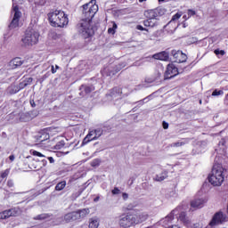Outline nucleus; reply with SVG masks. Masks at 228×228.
Masks as SVG:
<instances>
[{
	"label": "nucleus",
	"instance_id": "1",
	"mask_svg": "<svg viewBox=\"0 0 228 228\" xmlns=\"http://www.w3.org/2000/svg\"><path fill=\"white\" fill-rule=\"evenodd\" d=\"M96 3V0H91L82 6L83 19L77 25V31L82 35L83 38H90L94 35L92 20L95 17V13L99 12V5Z\"/></svg>",
	"mask_w": 228,
	"mask_h": 228
},
{
	"label": "nucleus",
	"instance_id": "2",
	"mask_svg": "<svg viewBox=\"0 0 228 228\" xmlns=\"http://www.w3.org/2000/svg\"><path fill=\"white\" fill-rule=\"evenodd\" d=\"M224 181H225V168L222 164H215L208 176V182L212 186H222Z\"/></svg>",
	"mask_w": 228,
	"mask_h": 228
},
{
	"label": "nucleus",
	"instance_id": "3",
	"mask_svg": "<svg viewBox=\"0 0 228 228\" xmlns=\"http://www.w3.org/2000/svg\"><path fill=\"white\" fill-rule=\"evenodd\" d=\"M48 19L53 28H65L69 24V18L63 11L55 10L48 13Z\"/></svg>",
	"mask_w": 228,
	"mask_h": 228
},
{
	"label": "nucleus",
	"instance_id": "4",
	"mask_svg": "<svg viewBox=\"0 0 228 228\" xmlns=\"http://www.w3.org/2000/svg\"><path fill=\"white\" fill-rule=\"evenodd\" d=\"M38 38H40V34L35 29H28L25 33V37L21 39V42L25 47L28 45H35L38 44Z\"/></svg>",
	"mask_w": 228,
	"mask_h": 228
},
{
	"label": "nucleus",
	"instance_id": "5",
	"mask_svg": "<svg viewBox=\"0 0 228 228\" xmlns=\"http://www.w3.org/2000/svg\"><path fill=\"white\" fill-rule=\"evenodd\" d=\"M12 19L9 25V28L15 29L16 28H19V22L20 21V19H22V12L19 9V5H12Z\"/></svg>",
	"mask_w": 228,
	"mask_h": 228
},
{
	"label": "nucleus",
	"instance_id": "6",
	"mask_svg": "<svg viewBox=\"0 0 228 228\" xmlns=\"http://www.w3.org/2000/svg\"><path fill=\"white\" fill-rule=\"evenodd\" d=\"M118 224L120 225V227L123 228H128L133 227V225H136V223L134 221V214H122L119 216Z\"/></svg>",
	"mask_w": 228,
	"mask_h": 228
},
{
	"label": "nucleus",
	"instance_id": "7",
	"mask_svg": "<svg viewBox=\"0 0 228 228\" xmlns=\"http://www.w3.org/2000/svg\"><path fill=\"white\" fill-rule=\"evenodd\" d=\"M104 130L101 128H97L94 130H89L87 135L84 138L82 142V145H86V143H90V142H94L95 140H99L101 136H102Z\"/></svg>",
	"mask_w": 228,
	"mask_h": 228
},
{
	"label": "nucleus",
	"instance_id": "8",
	"mask_svg": "<svg viewBox=\"0 0 228 228\" xmlns=\"http://www.w3.org/2000/svg\"><path fill=\"white\" fill-rule=\"evenodd\" d=\"M179 209H181L180 207L172 210L170 214H168L166 217L162 218L159 221L160 225H162V227H166V228L172 227L174 218H175L176 215H179Z\"/></svg>",
	"mask_w": 228,
	"mask_h": 228
},
{
	"label": "nucleus",
	"instance_id": "9",
	"mask_svg": "<svg viewBox=\"0 0 228 228\" xmlns=\"http://www.w3.org/2000/svg\"><path fill=\"white\" fill-rule=\"evenodd\" d=\"M148 13L149 19L143 21L145 28H154L158 26V13H156V11H150Z\"/></svg>",
	"mask_w": 228,
	"mask_h": 228
},
{
	"label": "nucleus",
	"instance_id": "10",
	"mask_svg": "<svg viewBox=\"0 0 228 228\" xmlns=\"http://www.w3.org/2000/svg\"><path fill=\"white\" fill-rule=\"evenodd\" d=\"M179 74V70L177 69V67L174 64H168L167 70L165 72V77L164 79H171V77H175Z\"/></svg>",
	"mask_w": 228,
	"mask_h": 228
},
{
	"label": "nucleus",
	"instance_id": "11",
	"mask_svg": "<svg viewBox=\"0 0 228 228\" xmlns=\"http://www.w3.org/2000/svg\"><path fill=\"white\" fill-rule=\"evenodd\" d=\"M224 222H225V214L222 212H216L210 221L209 225L213 227L215 225H218L219 224H224Z\"/></svg>",
	"mask_w": 228,
	"mask_h": 228
},
{
	"label": "nucleus",
	"instance_id": "12",
	"mask_svg": "<svg viewBox=\"0 0 228 228\" xmlns=\"http://www.w3.org/2000/svg\"><path fill=\"white\" fill-rule=\"evenodd\" d=\"M173 57L175 63H184L188 60V56L181 51H172Z\"/></svg>",
	"mask_w": 228,
	"mask_h": 228
},
{
	"label": "nucleus",
	"instance_id": "13",
	"mask_svg": "<svg viewBox=\"0 0 228 228\" xmlns=\"http://www.w3.org/2000/svg\"><path fill=\"white\" fill-rule=\"evenodd\" d=\"M206 202H208L206 198H196L191 201V208L193 209H200V208H204Z\"/></svg>",
	"mask_w": 228,
	"mask_h": 228
},
{
	"label": "nucleus",
	"instance_id": "14",
	"mask_svg": "<svg viewBox=\"0 0 228 228\" xmlns=\"http://www.w3.org/2000/svg\"><path fill=\"white\" fill-rule=\"evenodd\" d=\"M16 215H17V211L15 210V208L4 210L0 213V220H8L10 216H15Z\"/></svg>",
	"mask_w": 228,
	"mask_h": 228
},
{
	"label": "nucleus",
	"instance_id": "15",
	"mask_svg": "<svg viewBox=\"0 0 228 228\" xmlns=\"http://www.w3.org/2000/svg\"><path fill=\"white\" fill-rule=\"evenodd\" d=\"M147 218H149V214H147V212H139L137 214H134L135 225L138 224H142V222H145Z\"/></svg>",
	"mask_w": 228,
	"mask_h": 228
},
{
	"label": "nucleus",
	"instance_id": "16",
	"mask_svg": "<svg viewBox=\"0 0 228 228\" xmlns=\"http://www.w3.org/2000/svg\"><path fill=\"white\" fill-rule=\"evenodd\" d=\"M21 65H22V60L19 57H16L9 62V69H18V67H20Z\"/></svg>",
	"mask_w": 228,
	"mask_h": 228
},
{
	"label": "nucleus",
	"instance_id": "17",
	"mask_svg": "<svg viewBox=\"0 0 228 228\" xmlns=\"http://www.w3.org/2000/svg\"><path fill=\"white\" fill-rule=\"evenodd\" d=\"M168 177V172L167 170H161L160 173L157 174L153 179L159 183H161V181H165Z\"/></svg>",
	"mask_w": 228,
	"mask_h": 228
},
{
	"label": "nucleus",
	"instance_id": "18",
	"mask_svg": "<svg viewBox=\"0 0 228 228\" xmlns=\"http://www.w3.org/2000/svg\"><path fill=\"white\" fill-rule=\"evenodd\" d=\"M152 58H154V60H160L161 61H168V53L160 52L153 54Z\"/></svg>",
	"mask_w": 228,
	"mask_h": 228
},
{
	"label": "nucleus",
	"instance_id": "19",
	"mask_svg": "<svg viewBox=\"0 0 228 228\" xmlns=\"http://www.w3.org/2000/svg\"><path fill=\"white\" fill-rule=\"evenodd\" d=\"M77 218H79V214H77V212H71L64 216V220L67 224H69V222H74V220H77Z\"/></svg>",
	"mask_w": 228,
	"mask_h": 228
},
{
	"label": "nucleus",
	"instance_id": "20",
	"mask_svg": "<svg viewBox=\"0 0 228 228\" xmlns=\"http://www.w3.org/2000/svg\"><path fill=\"white\" fill-rule=\"evenodd\" d=\"M177 220L182 222L183 225H189L190 224V218L186 216V212H181L179 214V216L177 217Z\"/></svg>",
	"mask_w": 228,
	"mask_h": 228
},
{
	"label": "nucleus",
	"instance_id": "21",
	"mask_svg": "<svg viewBox=\"0 0 228 228\" xmlns=\"http://www.w3.org/2000/svg\"><path fill=\"white\" fill-rule=\"evenodd\" d=\"M120 95H122V89L119 87H115L110 92V97H112V99H119Z\"/></svg>",
	"mask_w": 228,
	"mask_h": 228
},
{
	"label": "nucleus",
	"instance_id": "22",
	"mask_svg": "<svg viewBox=\"0 0 228 228\" xmlns=\"http://www.w3.org/2000/svg\"><path fill=\"white\" fill-rule=\"evenodd\" d=\"M99 217H92L89 219V228H98L99 227Z\"/></svg>",
	"mask_w": 228,
	"mask_h": 228
},
{
	"label": "nucleus",
	"instance_id": "23",
	"mask_svg": "<svg viewBox=\"0 0 228 228\" xmlns=\"http://www.w3.org/2000/svg\"><path fill=\"white\" fill-rule=\"evenodd\" d=\"M78 215V218H85L86 215H90V209L89 208H83L81 210L77 211Z\"/></svg>",
	"mask_w": 228,
	"mask_h": 228
},
{
	"label": "nucleus",
	"instance_id": "24",
	"mask_svg": "<svg viewBox=\"0 0 228 228\" xmlns=\"http://www.w3.org/2000/svg\"><path fill=\"white\" fill-rule=\"evenodd\" d=\"M50 136L47 132H43L40 135H38V142L42 143V142H45L46 140H49Z\"/></svg>",
	"mask_w": 228,
	"mask_h": 228
},
{
	"label": "nucleus",
	"instance_id": "25",
	"mask_svg": "<svg viewBox=\"0 0 228 228\" xmlns=\"http://www.w3.org/2000/svg\"><path fill=\"white\" fill-rule=\"evenodd\" d=\"M66 186H67V182L66 181L60 182L56 184L55 191H61V190H64Z\"/></svg>",
	"mask_w": 228,
	"mask_h": 228
},
{
	"label": "nucleus",
	"instance_id": "26",
	"mask_svg": "<svg viewBox=\"0 0 228 228\" xmlns=\"http://www.w3.org/2000/svg\"><path fill=\"white\" fill-rule=\"evenodd\" d=\"M80 90H84L86 94H91L95 90V87L94 86H81Z\"/></svg>",
	"mask_w": 228,
	"mask_h": 228
},
{
	"label": "nucleus",
	"instance_id": "27",
	"mask_svg": "<svg viewBox=\"0 0 228 228\" xmlns=\"http://www.w3.org/2000/svg\"><path fill=\"white\" fill-rule=\"evenodd\" d=\"M31 83H33L32 77L26 78L22 83L20 84V88H26V86L28 85H31Z\"/></svg>",
	"mask_w": 228,
	"mask_h": 228
},
{
	"label": "nucleus",
	"instance_id": "28",
	"mask_svg": "<svg viewBox=\"0 0 228 228\" xmlns=\"http://www.w3.org/2000/svg\"><path fill=\"white\" fill-rule=\"evenodd\" d=\"M111 24H112V27L108 29V33L110 35H115L118 26L115 21H112Z\"/></svg>",
	"mask_w": 228,
	"mask_h": 228
},
{
	"label": "nucleus",
	"instance_id": "29",
	"mask_svg": "<svg viewBox=\"0 0 228 228\" xmlns=\"http://www.w3.org/2000/svg\"><path fill=\"white\" fill-rule=\"evenodd\" d=\"M50 216L49 214H41L34 217V220H47Z\"/></svg>",
	"mask_w": 228,
	"mask_h": 228
},
{
	"label": "nucleus",
	"instance_id": "30",
	"mask_svg": "<svg viewBox=\"0 0 228 228\" xmlns=\"http://www.w3.org/2000/svg\"><path fill=\"white\" fill-rule=\"evenodd\" d=\"M64 147H65V141H60L55 145L56 151H60L61 149H63Z\"/></svg>",
	"mask_w": 228,
	"mask_h": 228
},
{
	"label": "nucleus",
	"instance_id": "31",
	"mask_svg": "<svg viewBox=\"0 0 228 228\" xmlns=\"http://www.w3.org/2000/svg\"><path fill=\"white\" fill-rule=\"evenodd\" d=\"M162 74L159 72H157V77L155 78H152L151 80H146L147 83H154V81H158V79H159L161 77Z\"/></svg>",
	"mask_w": 228,
	"mask_h": 228
},
{
	"label": "nucleus",
	"instance_id": "32",
	"mask_svg": "<svg viewBox=\"0 0 228 228\" xmlns=\"http://www.w3.org/2000/svg\"><path fill=\"white\" fill-rule=\"evenodd\" d=\"M101 165V159H95L91 162V167H99Z\"/></svg>",
	"mask_w": 228,
	"mask_h": 228
},
{
	"label": "nucleus",
	"instance_id": "33",
	"mask_svg": "<svg viewBox=\"0 0 228 228\" xmlns=\"http://www.w3.org/2000/svg\"><path fill=\"white\" fill-rule=\"evenodd\" d=\"M219 147H220L222 152H224V151H225V140L222 139L219 142Z\"/></svg>",
	"mask_w": 228,
	"mask_h": 228
},
{
	"label": "nucleus",
	"instance_id": "34",
	"mask_svg": "<svg viewBox=\"0 0 228 228\" xmlns=\"http://www.w3.org/2000/svg\"><path fill=\"white\" fill-rule=\"evenodd\" d=\"M212 95L214 97H216L218 95H224V92L222 90H217L216 89L213 93H212Z\"/></svg>",
	"mask_w": 228,
	"mask_h": 228
},
{
	"label": "nucleus",
	"instance_id": "35",
	"mask_svg": "<svg viewBox=\"0 0 228 228\" xmlns=\"http://www.w3.org/2000/svg\"><path fill=\"white\" fill-rule=\"evenodd\" d=\"M32 156H37V158H45V155L42 154L40 151H33Z\"/></svg>",
	"mask_w": 228,
	"mask_h": 228
},
{
	"label": "nucleus",
	"instance_id": "36",
	"mask_svg": "<svg viewBox=\"0 0 228 228\" xmlns=\"http://www.w3.org/2000/svg\"><path fill=\"white\" fill-rule=\"evenodd\" d=\"M196 12L194 10L189 9L187 11V15H188V19H190L191 17H193V15H196Z\"/></svg>",
	"mask_w": 228,
	"mask_h": 228
},
{
	"label": "nucleus",
	"instance_id": "37",
	"mask_svg": "<svg viewBox=\"0 0 228 228\" xmlns=\"http://www.w3.org/2000/svg\"><path fill=\"white\" fill-rule=\"evenodd\" d=\"M112 195H120V189H118V187H115L112 191H111Z\"/></svg>",
	"mask_w": 228,
	"mask_h": 228
},
{
	"label": "nucleus",
	"instance_id": "38",
	"mask_svg": "<svg viewBox=\"0 0 228 228\" xmlns=\"http://www.w3.org/2000/svg\"><path fill=\"white\" fill-rule=\"evenodd\" d=\"M215 54H216L218 56V54H221V56H224V54H225V51L224 50H219V49H216L214 51Z\"/></svg>",
	"mask_w": 228,
	"mask_h": 228
},
{
	"label": "nucleus",
	"instance_id": "39",
	"mask_svg": "<svg viewBox=\"0 0 228 228\" xmlns=\"http://www.w3.org/2000/svg\"><path fill=\"white\" fill-rule=\"evenodd\" d=\"M183 145H184V142H174L171 144L172 147H183Z\"/></svg>",
	"mask_w": 228,
	"mask_h": 228
},
{
	"label": "nucleus",
	"instance_id": "40",
	"mask_svg": "<svg viewBox=\"0 0 228 228\" xmlns=\"http://www.w3.org/2000/svg\"><path fill=\"white\" fill-rule=\"evenodd\" d=\"M136 29H138L139 31H149V29L143 28V26L142 25H137Z\"/></svg>",
	"mask_w": 228,
	"mask_h": 228
},
{
	"label": "nucleus",
	"instance_id": "41",
	"mask_svg": "<svg viewBox=\"0 0 228 228\" xmlns=\"http://www.w3.org/2000/svg\"><path fill=\"white\" fill-rule=\"evenodd\" d=\"M181 19V14L180 13H176L172 17V20H177Z\"/></svg>",
	"mask_w": 228,
	"mask_h": 228
},
{
	"label": "nucleus",
	"instance_id": "42",
	"mask_svg": "<svg viewBox=\"0 0 228 228\" xmlns=\"http://www.w3.org/2000/svg\"><path fill=\"white\" fill-rule=\"evenodd\" d=\"M122 199L123 200H127L129 199V194H127L126 192H123Z\"/></svg>",
	"mask_w": 228,
	"mask_h": 228
},
{
	"label": "nucleus",
	"instance_id": "43",
	"mask_svg": "<svg viewBox=\"0 0 228 228\" xmlns=\"http://www.w3.org/2000/svg\"><path fill=\"white\" fill-rule=\"evenodd\" d=\"M13 185H14L13 180H8V182H7V186H8L9 188H13Z\"/></svg>",
	"mask_w": 228,
	"mask_h": 228
},
{
	"label": "nucleus",
	"instance_id": "44",
	"mask_svg": "<svg viewBox=\"0 0 228 228\" xmlns=\"http://www.w3.org/2000/svg\"><path fill=\"white\" fill-rule=\"evenodd\" d=\"M2 179H5V177H8V171H4V173L1 174Z\"/></svg>",
	"mask_w": 228,
	"mask_h": 228
},
{
	"label": "nucleus",
	"instance_id": "45",
	"mask_svg": "<svg viewBox=\"0 0 228 228\" xmlns=\"http://www.w3.org/2000/svg\"><path fill=\"white\" fill-rule=\"evenodd\" d=\"M30 105H31L32 108L37 107V103H35V100H30Z\"/></svg>",
	"mask_w": 228,
	"mask_h": 228
},
{
	"label": "nucleus",
	"instance_id": "46",
	"mask_svg": "<svg viewBox=\"0 0 228 228\" xmlns=\"http://www.w3.org/2000/svg\"><path fill=\"white\" fill-rule=\"evenodd\" d=\"M162 126H163V128H164V129H168V123H167V122L164 121V122L162 123Z\"/></svg>",
	"mask_w": 228,
	"mask_h": 228
},
{
	"label": "nucleus",
	"instance_id": "47",
	"mask_svg": "<svg viewBox=\"0 0 228 228\" xmlns=\"http://www.w3.org/2000/svg\"><path fill=\"white\" fill-rule=\"evenodd\" d=\"M192 228H202V226L200 225V224L197 223L193 224Z\"/></svg>",
	"mask_w": 228,
	"mask_h": 228
},
{
	"label": "nucleus",
	"instance_id": "48",
	"mask_svg": "<svg viewBox=\"0 0 228 228\" xmlns=\"http://www.w3.org/2000/svg\"><path fill=\"white\" fill-rule=\"evenodd\" d=\"M150 97H151V95L144 98L143 100L140 101L139 102H143L144 101H146V102H149Z\"/></svg>",
	"mask_w": 228,
	"mask_h": 228
},
{
	"label": "nucleus",
	"instance_id": "49",
	"mask_svg": "<svg viewBox=\"0 0 228 228\" xmlns=\"http://www.w3.org/2000/svg\"><path fill=\"white\" fill-rule=\"evenodd\" d=\"M124 67H126V65H125V64H119V69H117V71H116V72H118V71L120 70V69H124Z\"/></svg>",
	"mask_w": 228,
	"mask_h": 228
},
{
	"label": "nucleus",
	"instance_id": "50",
	"mask_svg": "<svg viewBox=\"0 0 228 228\" xmlns=\"http://www.w3.org/2000/svg\"><path fill=\"white\" fill-rule=\"evenodd\" d=\"M224 104H225L226 106H228V94H227V95L225 96Z\"/></svg>",
	"mask_w": 228,
	"mask_h": 228
},
{
	"label": "nucleus",
	"instance_id": "51",
	"mask_svg": "<svg viewBox=\"0 0 228 228\" xmlns=\"http://www.w3.org/2000/svg\"><path fill=\"white\" fill-rule=\"evenodd\" d=\"M9 159H10V161H14L15 160V156L14 155H11L9 157Z\"/></svg>",
	"mask_w": 228,
	"mask_h": 228
},
{
	"label": "nucleus",
	"instance_id": "52",
	"mask_svg": "<svg viewBox=\"0 0 228 228\" xmlns=\"http://www.w3.org/2000/svg\"><path fill=\"white\" fill-rule=\"evenodd\" d=\"M48 160L50 163H54V159L53 157H48Z\"/></svg>",
	"mask_w": 228,
	"mask_h": 228
},
{
	"label": "nucleus",
	"instance_id": "53",
	"mask_svg": "<svg viewBox=\"0 0 228 228\" xmlns=\"http://www.w3.org/2000/svg\"><path fill=\"white\" fill-rule=\"evenodd\" d=\"M168 228H181V226H179L178 224H173V225L169 226Z\"/></svg>",
	"mask_w": 228,
	"mask_h": 228
},
{
	"label": "nucleus",
	"instance_id": "54",
	"mask_svg": "<svg viewBox=\"0 0 228 228\" xmlns=\"http://www.w3.org/2000/svg\"><path fill=\"white\" fill-rule=\"evenodd\" d=\"M52 74H56V69L53 65H52Z\"/></svg>",
	"mask_w": 228,
	"mask_h": 228
},
{
	"label": "nucleus",
	"instance_id": "55",
	"mask_svg": "<svg viewBox=\"0 0 228 228\" xmlns=\"http://www.w3.org/2000/svg\"><path fill=\"white\" fill-rule=\"evenodd\" d=\"M183 19H184L185 20H188V19H190V18H188V14H187V15H183Z\"/></svg>",
	"mask_w": 228,
	"mask_h": 228
},
{
	"label": "nucleus",
	"instance_id": "56",
	"mask_svg": "<svg viewBox=\"0 0 228 228\" xmlns=\"http://www.w3.org/2000/svg\"><path fill=\"white\" fill-rule=\"evenodd\" d=\"M99 200V197H96L95 199H94V202H97Z\"/></svg>",
	"mask_w": 228,
	"mask_h": 228
},
{
	"label": "nucleus",
	"instance_id": "57",
	"mask_svg": "<svg viewBox=\"0 0 228 228\" xmlns=\"http://www.w3.org/2000/svg\"><path fill=\"white\" fill-rule=\"evenodd\" d=\"M55 69H56L55 70H58V69H60V66L56 65Z\"/></svg>",
	"mask_w": 228,
	"mask_h": 228
},
{
	"label": "nucleus",
	"instance_id": "58",
	"mask_svg": "<svg viewBox=\"0 0 228 228\" xmlns=\"http://www.w3.org/2000/svg\"><path fill=\"white\" fill-rule=\"evenodd\" d=\"M159 3H165V0H159Z\"/></svg>",
	"mask_w": 228,
	"mask_h": 228
},
{
	"label": "nucleus",
	"instance_id": "59",
	"mask_svg": "<svg viewBox=\"0 0 228 228\" xmlns=\"http://www.w3.org/2000/svg\"><path fill=\"white\" fill-rule=\"evenodd\" d=\"M143 1H146V0H139L140 3H143Z\"/></svg>",
	"mask_w": 228,
	"mask_h": 228
},
{
	"label": "nucleus",
	"instance_id": "60",
	"mask_svg": "<svg viewBox=\"0 0 228 228\" xmlns=\"http://www.w3.org/2000/svg\"><path fill=\"white\" fill-rule=\"evenodd\" d=\"M127 209H133V208H131V207H128V208H127Z\"/></svg>",
	"mask_w": 228,
	"mask_h": 228
},
{
	"label": "nucleus",
	"instance_id": "61",
	"mask_svg": "<svg viewBox=\"0 0 228 228\" xmlns=\"http://www.w3.org/2000/svg\"><path fill=\"white\" fill-rule=\"evenodd\" d=\"M200 103L202 104V101L201 100L200 101Z\"/></svg>",
	"mask_w": 228,
	"mask_h": 228
}]
</instances>
